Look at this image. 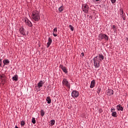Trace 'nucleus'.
Returning a JSON list of instances; mask_svg holds the SVG:
<instances>
[{"mask_svg": "<svg viewBox=\"0 0 128 128\" xmlns=\"http://www.w3.org/2000/svg\"><path fill=\"white\" fill-rule=\"evenodd\" d=\"M104 58V56L102 54H100L94 58V66L96 68H98L100 66V62H102V60Z\"/></svg>", "mask_w": 128, "mask_h": 128, "instance_id": "1", "label": "nucleus"}, {"mask_svg": "<svg viewBox=\"0 0 128 128\" xmlns=\"http://www.w3.org/2000/svg\"><path fill=\"white\" fill-rule=\"evenodd\" d=\"M32 18H33L34 20H35V22H38L40 20V14H38V12H32Z\"/></svg>", "mask_w": 128, "mask_h": 128, "instance_id": "2", "label": "nucleus"}, {"mask_svg": "<svg viewBox=\"0 0 128 128\" xmlns=\"http://www.w3.org/2000/svg\"><path fill=\"white\" fill-rule=\"evenodd\" d=\"M108 40V36H106L105 34H100L98 35V40Z\"/></svg>", "mask_w": 128, "mask_h": 128, "instance_id": "3", "label": "nucleus"}, {"mask_svg": "<svg viewBox=\"0 0 128 128\" xmlns=\"http://www.w3.org/2000/svg\"><path fill=\"white\" fill-rule=\"evenodd\" d=\"M63 86H66L68 88H70V84L68 83V81L66 79H64L62 81Z\"/></svg>", "mask_w": 128, "mask_h": 128, "instance_id": "4", "label": "nucleus"}, {"mask_svg": "<svg viewBox=\"0 0 128 128\" xmlns=\"http://www.w3.org/2000/svg\"><path fill=\"white\" fill-rule=\"evenodd\" d=\"M82 10L83 12H84L86 14H88V6L86 4H84L82 6Z\"/></svg>", "mask_w": 128, "mask_h": 128, "instance_id": "5", "label": "nucleus"}, {"mask_svg": "<svg viewBox=\"0 0 128 128\" xmlns=\"http://www.w3.org/2000/svg\"><path fill=\"white\" fill-rule=\"evenodd\" d=\"M72 98H78V92L76 90H73L72 92Z\"/></svg>", "mask_w": 128, "mask_h": 128, "instance_id": "6", "label": "nucleus"}, {"mask_svg": "<svg viewBox=\"0 0 128 128\" xmlns=\"http://www.w3.org/2000/svg\"><path fill=\"white\" fill-rule=\"evenodd\" d=\"M24 22H26V24L28 26H30V28H32V24L30 20H28V18L25 19Z\"/></svg>", "mask_w": 128, "mask_h": 128, "instance_id": "7", "label": "nucleus"}, {"mask_svg": "<svg viewBox=\"0 0 128 128\" xmlns=\"http://www.w3.org/2000/svg\"><path fill=\"white\" fill-rule=\"evenodd\" d=\"M107 92L108 96H112L114 94V90L112 89H108Z\"/></svg>", "mask_w": 128, "mask_h": 128, "instance_id": "8", "label": "nucleus"}, {"mask_svg": "<svg viewBox=\"0 0 128 128\" xmlns=\"http://www.w3.org/2000/svg\"><path fill=\"white\" fill-rule=\"evenodd\" d=\"M44 84V82L42 80H40V82L38 84V88H40Z\"/></svg>", "mask_w": 128, "mask_h": 128, "instance_id": "9", "label": "nucleus"}, {"mask_svg": "<svg viewBox=\"0 0 128 128\" xmlns=\"http://www.w3.org/2000/svg\"><path fill=\"white\" fill-rule=\"evenodd\" d=\"M52 40L50 38H48V42L47 43V48H50V46L52 44Z\"/></svg>", "mask_w": 128, "mask_h": 128, "instance_id": "10", "label": "nucleus"}, {"mask_svg": "<svg viewBox=\"0 0 128 128\" xmlns=\"http://www.w3.org/2000/svg\"><path fill=\"white\" fill-rule=\"evenodd\" d=\"M116 108L118 110H124V108L122 106L120 105V104H118L116 106Z\"/></svg>", "mask_w": 128, "mask_h": 128, "instance_id": "11", "label": "nucleus"}, {"mask_svg": "<svg viewBox=\"0 0 128 128\" xmlns=\"http://www.w3.org/2000/svg\"><path fill=\"white\" fill-rule=\"evenodd\" d=\"M95 84H96V80H94L91 82V84L90 86V88H94Z\"/></svg>", "mask_w": 128, "mask_h": 128, "instance_id": "12", "label": "nucleus"}, {"mask_svg": "<svg viewBox=\"0 0 128 128\" xmlns=\"http://www.w3.org/2000/svg\"><path fill=\"white\" fill-rule=\"evenodd\" d=\"M20 32L22 36H24V34H26V32H24V28H22L20 29Z\"/></svg>", "mask_w": 128, "mask_h": 128, "instance_id": "13", "label": "nucleus"}, {"mask_svg": "<svg viewBox=\"0 0 128 128\" xmlns=\"http://www.w3.org/2000/svg\"><path fill=\"white\" fill-rule=\"evenodd\" d=\"M53 36H58V34H56L57 32H58V28H55L54 30H53Z\"/></svg>", "mask_w": 128, "mask_h": 128, "instance_id": "14", "label": "nucleus"}, {"mask_svg": "<svg viewBox=\"0 0 128 128\" xmlns=\"http://www.w3.org/2000/svg\"><path fill=\"white\" fill-rule=\"evenodd\" d=\"M3 64H4V66H8L10 64V60H3Z\"/></svg>", "mask_w": 128, "mask_h": 128, "instance_id": "15", "label": "nucleus"}, {"mask_svg": "<svg viewBox=\"0 0 128 128\" xmlns=\"http://www.w3.org/2000/svg\"><path fill=\"white\" fill-rule=\"evenodd\" d=\"M61 68L64 72H65V74H66V72H68V70H66V67L64 66H61Z\"/></svg>", "mask_w": 128, "mask_h": 128, "instance_id": "16", "label": "nucleus"}, {"mask_svg": "<svg viewBox=\"0 0 128 128\" xmlns=\"http://www.w3.org/2000/svg\"><path fill=\"white\" fill-rule=\"evenodd\" d=\"M12 80H14L15 82H18V75H15L14 77H12Z\"/></svg>", "mask_w": 128, "mask_h": 128, "instance_id": "17", "label": "nucleus"}, {"mask_svg": "<svg viewBox=\"0 0 128 128\" xmlns=\"http://www.w3.org/2000/svg\"><path fill=\"white\" fill-rule=\"evenodd\" d=\"M46 100L48 102V104H50L52 102V100L50 99V96H48L46 98Z\"/></svg>", "mask_w": 128, "mask_h": 128, "instance_id": "18", "label": "nucleus"}, {"mask_svg": "<svg viewBox=\"0 0 128 128\" xmlns=\"http://www.w3.org/2000/svg\"><path fill=\"white\" fill-rule=\"evenodd\" d=\"M112 116L114 118H116V112H112Z\"/></svg>", "mask_w": 128, "mask_h": 128, "instance_id": "19", "label": "nucleus"}, {"mask_svg": "<svg viewBox=\"0 0 128 128\" xmlns=\"http://www.w3.org/2000/svg\"><path fill=\"white\" fill-rule=\"evenodd\" d=\"M58 10H59L60 12H62V10H64V6H61L60 8H59Z\"/></svg>", "mask_w": 128, "mask_h": 128, "instance_id": "20", "label": "nucleus"}, {"mask_svg": "<svg viewBox=\"0 0 128 128\" xmlns=\"http://www.w3.org/2000/svg\"><path fill=\"white\" fill-rule=\"evenodd\" d=\"M55 123H56V121L54 120H50V124L52 126H54V124Z\"/></svg>", "mask_w": 128, "mask_h": 128, "instance_id": "21", "label": "nucleus"}, {"mask_svg": "<svg viewBox=\"0 0 128 128\" xmlns=\"http://www.w3.org/2000/svg\"><path fill=\"white\" fill-rule=\"evenodd\" d=\"M40 116H44V110H41Z\"/></svg>", "mask_w": 128, "mask_h": 128, "instance_id": "22", "label": "nucleus"}, {"mask_svg": "<svg viewBox=\"0 0 128 128\" xmlns=\"http://www.w3.org/2000/svg\"><path fill=\"white\" fill-rule=\"evenodd\" d=\"M120 16H122V15L124 14V10H122V8L120 9Z\"/></svg>", "mask_w": 128, "mask_h": 128, "instance_id": "23", "label": "nucleus"}, {"mask_svg": "<svg viewBox=\"0 0 128 128\" xmlns=\"http://www.w3.org/2000/svg\"><path fill=\"white\" fill-rule=\"evenodd\" d=\"M69 28H70V30H71L72 32H74V27H72V25H69Z\"/></svg>", "mask_w": 128, "mask_h": 128, "instance_id": "24", "label": "nucleus"}, {"mask_svg": "<svg viewBox=\"0 0 128 128\" xmlns=\"http://www.w3.org/2000/svg\"><path fill=\"white\" fill-rule=\"evenodd\" d=\"M20 124L22 126H24V124H26V122H24V120L21 121Z\"/></svg>", "mask_w": 128, "mask_h": 128, "instance_id": "25", "label": "nucleus"}, {"mask_svg": "<svg viewBox=\"0 0 128 128\" xmlns=\"http://www.w3.org/2000/svg\"><path fill=\"white\" fill-rule=\"evenodd\" d=\"M32 124H36V118H32Z\"/></svg>", "mask_w": 128, "mask_h": 128, "instance_id": "26", "label": "nucleus"}, {"mask_svg": "<svg viewBox=\"0 0 128 128\" xmlns=\"http://www.w3.org/2000/svg\"><path fill=\"white\" fill-rule=\"evenodd\" d=\"M100 90H101V89L100 88H98V90H97V92L98 94H100Z\"/></svg>", "mask_w": 128, "mask_h": 128, "instance_id": "27", "label": "nucleus"}, {"mask_svg": "<svg viewBox=\"0 0 128 128\" xmlns=\"http://www.w3.org/2000/svg\"><path fill=\"white\" fill-rule=\"evenodd\" d=\"M116 110V109L114 108H112L110 110L111 112H114Z\"/></svg>", "mask_w": 128, "mask_h": 128, "instance_id": "28", "label": "nucleus"}, {"mask_svg": "<svg viewBox=\"0 0 128 128\" xmlns=\"http://www.w3.org/2000/svg\"><path fill=\"white\" fill-rule=\"evenodd\" d=\"M116 0H111L112 4H116Z\"/></svg>", "mask_w": 128, "mask_h": 128, "instance_id": "29", "label": "nucleus"}, {"mask_svg": "<svg viewBox=\"0 0 128 128\" xmlns=\"http://www.w3.org/2000/svg\"><path fill=\"white\" fill-rule=\"evenodd\" d=\"M98 112H99L100 114H102V110L100 108L98 110Z\"/></svg>", "mask_w": 128, "mask_h": 128, "instance_id": "30", "label": "nucleus"}, {"mask_svg": "<svg viewBox=\"0 0 128 128\" xmlns=\"http://www.w3.org/2000/svg\"><path fill=\"white\" fill-rule=\"evenodd\" d=\"M121 17L122 18H123L124 20H125L124 14L121 15Z\"/></svg>", "mask_w": 128, "mask_h": 128, "instance_id": "31", "label": "nucleus"}, {"mask_svg": "<svg viewBox=\"0 0 128 128\" xmlns=\"http://www.w3.org/2000/svg\"><path fill=\"white\" fill-rule=\"evenodd\" d=\"M2 59H0V66H2Z\"/></svg>", "mask_w": 128, "mask_h": 128, "instance_id": "32", "label": "nucleus"}, {"mask_svg": "<svg viewBox=\"0 0 128 128\" xmlns=\"http://www.w3.org/2000/svg\"><path fill=\"white\" fill-rule=\"evenodd\" d=\"M112 30H114V28H116V26L113 25V26H112Z\"/></svg>", "mask_w": 128, "mask_h": 128, "instance_id": "33", "label": "nucleus"}, {"mask_svg": "<svg viewBox=\"0 0 128 128\" xmlns=\"http://www.w3.org/2000/svg\"><path fill=\"white\" fill-rule=\"evenodd\" d=\"M82 56H84V52H82Z\"/></svg>", "mask_w": 128, "mask_h": 128, "instance_id": "34", "label": "nucleus"}, {"mask_svg": "<svg viewBox=\"0 0 128 128\" xmlns=\"http://www.w3.org/2000/svg\"><path fill=\"white\" fill-rule=\"evenodd\" d=\"M15 128H18V126H16Z\"/></svg>", "mask_w": 128, "mask_h": 128, "instance_id": "35", "label": "nucleus"}, {"mask_svg": "<svg viewBox=\"0 0 128 128\" xmlns=\"http://www.w3.org/2000/svg\"><path fill=\"white\" fill-rule=\"evenodd\" d=\"M100 0H96V2H98Z\"/></svg>", "mask_w": 128, "mask_h": 128, "instance_id": "36", "label": "nucleus"}, {"mask_svg": "<svg viewBox=\"0 0 128 128\" xmlns=\"http://www.w3.org/2000/svg\"><path fill=\"white\" fill-rule=\"evenodd\" d=\"M1 78H2V76H1Z\"/></svg>", "mask_w": 128, "mask_h": 128, "instance_id": "37", "label": "nucleus"}]
</instances>
